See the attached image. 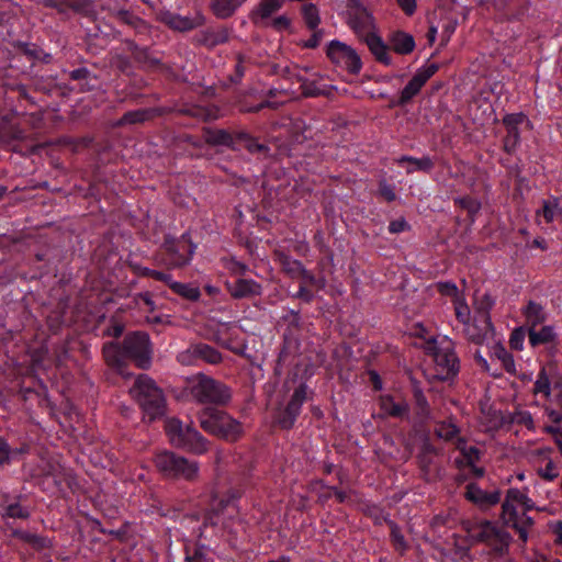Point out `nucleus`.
Returning a JSON list of instances; mask_svg holds the SVG:
<instances>
[{"label": "nucleus", "instance_id": "bb28decb", "mask_svg": "<svg viewBox=\"0 0 562 562\" xmlns=\"http://www.w3.org/2000/svg\"><path fill=\"white\" fill-rule=\"evenodd\" d=\"M380 407L385 415L392 417H403L408 411V406L404 401L396 402L390 395L380 397Z\"/></svg>", "mask_w": 562, "mask_h": 562}, {"label": "nucleus", "instance_id": "2f4dec72", "mask_svg": "<svg viewBox=\"0 0 562 562\" xmlns=\"http://www.w3.org/2000/svg\"><path fill=\"white\" fill-rule=\"evenodd\" d=\"M397 164L404 166L408 173L416 170L429 171L432 168V161L429 157L414 158L411 156H403L397 159Z\"/></svg>", "mask_w": 562, "mask_h": 562}, {"label": "nucleus", "instance_id": "ddd939ff", "mask_svg": "<svg viewBox=\"0 0 562 562\" xmlns=\"http://www.w3.org/2000/svg\"><path fill=\"white\" fill-rule=\"evenodd\" d=\"M158 19L170 29L180 32L195 29L202 25L204 21L202 15H196L194 18L182 16L168 10L160 11L158 14Z\"/></svg>", "mask_w": 562, "mask_h": 562}, {"label": "nucleus", "instance_id": "4c0bfd02", "mask_svg": "<svg viewBox=\"0 0 562 562\" xmlns=\"http://www.w3.org/2000/svg\"><path fill=\"white\" fill-rule=\"evenodd\" d=\"M127 48L132 53L134 59L145 67H153L158 64V60L153 58L146 48L137 46L133 42H127Z\"/></svg>", "mask_w": 562, "mask_h": 562}, {"label": "nucleus", "instance_id": "58836bf2", "mask_svg": "<svg viewBox=\"0 0 562 562\" xmlns=\"http://www.w3.org/2000/svg\"><path fill=\"white\" fill-rule=\"evenodd\" d=\"M436 435L447 441L457 440L459 437V428L452 420L439 423L435 428Z\"/></svg>", "mask_w": 562, "mask_h": 562}, {"label": "nucleus", "instance_id": "603ef678", "mask_svg": "<svg viewBox=\"0 0 562 562\" xmlns=\"http://www.w3.org/2000/svg\"><path fill=\"white\" fill-rule=\"evenodd\" d=\"M303 14L307 26L314 30L316 27V7L313 3L304 4Z\"/></svg>", "mask_w": 562, "mask_h": 562}, {"label": "nucleus", "instance_id": "6e6552de", "mask_svg": "<svg viewBox=\"0 0 562 562\" xmlns=\"http://www.w3.org/2000/svg\"><path fill=\"white\" fill-rule=\"evenodd\" d=\"M122 353L125 358L146 368L150 362L149 337L146 333L135 331L125 336L122 342Z\"/></svg>", "mask_w": 562, "mask_h": 562}, {"label": "nucleus", "instance_id": "c85d7f7f", "mask_svg": "<svg viewBox=\"0 0 562 562\" xmlns=\"http://www.w3.org/2000/svg\"><path fill=\"white\" fill-rule=\"evenodd\" d=\"M165 248L169 255L168 258V265L171 267H182L187 265L192 256L193 250H189L188 256L180 255V248L184 249L186 247L183 245H176L173 241H166Z\"/></svg>", "mask_w": 562, "mask_h": 562}, {"label": "nucleus", "instance_id": "a211bd4d", "mask_svg": "<svg viewBox=\"0 0 562 562\" xmlns=\"http://www.w3.org/2000/svg\"><path fill=\"white\" fill-rule=\"evenodd\" d=\"M243 435L244 428L240 422L233 418L227 413L223 419V424L213 432V436H216L229 442L237 441L238 439L241 438Z\"/></svg>", "mask_w": 562, "mask_h": 562}, {"label": "nucleus", "instance_id": "0eeeda50", "mask_svg": "<svg viewBox=\"0 0 562 562\" xmlns=\"http://www.w3.org/2000/svg\"><path fill=\"white\" fill-rule=\"evenodd\" d=\"M465 530L470 538L493 546L499 553H503L510 541V536L506 531L498 529L494 524L487 520L467 524Z\"/></svg>", "mask_w": 562, "mask_h": 562}, {"label": "nucleus", "instance_id": "b1692460", "mask_svg": "<svg viewBox=\"0 0 562 562\" xmlns=\"http://www.w3.org/2000/svg\"><path fill=\"white\" fill-rule=\"evenodd\" d=\"M522 315L525 316L528 328H533L543 324L548 317L544 307L535 301H529L527 303L522 310Z\"/></svg>", "mask_w": 562, "mask_h": 562}, {"label": "nucleus", "instance_id": "f3484780", "mask_svg": "<svg viewBox=\"0 0 562 562\" xmlns=\"http://www.w3.org/2000/svg\"><path fill=\"white\" fill-rule=\"evenodd\" d=\"M203 139L212 146H226L233 150H238V146H236V132L231 133L226 130L204 128Z\"/></svg>", "mask_w": 562, "mask_h": 562}, {"label": "nucleus", "instance_id": "7c9ffc66", "mask_svg": "<svg viewBox=\"0 0 562 562\" xmlns=\"http://www.w3.org/2000/svg\"><path fill=\"white\" fill-rule=\"evenodd\" d=\"M425 83L426 82L417 74H415L409 82L401 91L397 105L407 104L416 94L419 93Z\"/></svg>", "mask_w": 562, "mask_h": 562}, {"label": "nucleus", "instance_id": "f704fd0d", "mask_svg": "<svg viewBox=\"0 0 562 562\" xmlns=\"http://www.w3.org/2000/svg\"><path fill=\"white\" fill-rule=\"evenodd\" d=\"M112 15L115 19H117L120 22L134 27L135 30H137L140 33L146 32L148 30V25L143 20H140L138 16H135L127 10H123V9L114 10L112 12Z\"/></svg>", "mask_w": 562, "mask_h": 562}, {"label": "nucleus", "instance_id": "338daca9", "mask_svg": "<svg viewBox=\"0 0 562 562\" xmlns=\"http://www.w3.org/2000/svg\"><path fill=\"white\" fill-rule=\"evenodd\" d=\"M111 64L122 71H126L130 68L128 59L122 55H115L112 58Z\"/></svg>", "mask_w": 562, "mask_h": 562}, {"label": "nucleus", "instance_id": "69168bd1", "mask_svg": "<svg viewBox=\"0 0 562 562\" xmlns=\"http://www.w3.org/2000/svg\"><path fill=\"white\" fill-rule=\"evenodd\" d=\"M10 461V447L7 441L0 438V464L9 463Z\"/></svg>", "mask_w": 562, "mask_h": 562}, {"label": "nucleus", "instance_id": "0e129e2a", "mask_svg": "<svg viewBox=\"0 0 562 562\" xmlns=\"http://www.w3.org/2000/svg\"><path fill=\"white\" fill-rule=\"evenodd\" d=\"M416 401H417V406H418V409H419V415L422 416V418L423 419L430 418V414H429L428 404H427L426 398L423 395H418Z\"/></svg>", "mask_w": 562, "mask_h": 562}, {"label": "nucleus", "instance_id": "de8ad7c7", "mask_svg": "<svg viewBox=\"0 0 562 562\" xmlns=\"http://www.w3.org/2000/svg\"><path fill=\"white\" fill-rule=\"evenodd\" d=\"M224 267L226 270H228L232 274L237 277H243L247 270L248 267L245 263H241L235 259H225L224 260Z\"/></svg>", "mask_w": 562, "mask_h": 562}, {"label": "nucleus", "instance_id": "680f3d73", "mask_svg": "<svg viewBox=\"0 0 562 562\" xmlns=\"http://www.w3.org/2000/svg\"><path fill=\"white\" fill-rule=\"evenodd\" d=\"M438 290L443 295H449V296H457L458 295V288L452 282H441V283H438Z\"/></svg>", "mask_w": 562, "mask_h": 562}, {"label": "nucleus", "instance_id": "3c124183", "mask_svg": "<svg viewBox=\"0 0 562 562\" xmlns=\"http://www.w3.org/2000/svg\"><path fill=\"white\" fill-rule=\"evenodd\" d=\"M294 136L296 138L295 142L303 143L307 138H312V131L308 128L302 121H296L294 123Z\"/></svg>", "mask_w": 562, "mask_h": 562}, {"label": "nucleus", "instance_id": "052dcab7", "mask_svg": "<svg viewBox=\"0 0 562 562\" xmlns=\"http://www.w3.org/2000/svg\"><path fill=\"white\" fill-rule=\"evenodd\" d=\"M438 70V66L435 64L428 65L417 70V75L427 82Z\"/></svg>", "mask_w": 562, "mask_h": 562}, {"label": "nucleus", "instance_id": "4be33fe9", "mask_svg": "<svg viewBox=\"0 0 562 562\" xmlns=\"http://www.w3.org/2000/svg\"><path fill=\"white\" fill-rule=\"evenodd\" d=\"M44 7L54 8L59 13H65L68 9L79 13H89L91 2L89 0H44Z\"/></svg>", "mask_w": 562, "mask_h": 562}, {"label": "nucleus", "instance_id": "aec40b11", "mask_svg": "<svg viewBox=\"0 0 562 562\" xmlns=\"http://www.w3.org/2000/svg\"><path fill=\"white\" fill-rule=\"evenodd\" d=\"M189 356L202 359L211 364H217L222 361V355L216 349L205 344L191 346L186 352L180 355L181 361L184 362L186 358Z\"/></svg>", "mask_w": 562, "mask_h": 562}, {"label": "nucleus", "instance_id": "1a4fd4ad", "mask_svg": "<svg viewBox=\"0 0 562 562\" xmlns=\"http://www.w3.org/2000/svg\"><path fill=\"white\" fill-rule=\"evenodd\" d=\"M327 56L333 63L350 74L357 75L362 68V61L358 53L342 42L331 41L327 47Z\"/></svg>", "mask_w": 562, "mask_h": 562}, {"label": "nucleus", "instance_id": "f257e3e1", "mask_svg": "<svg viewBox=\"0 0 562 562\" xmlns=\"http://www.w3.org/2000/svg\"><path fill=\"white\" fill-rule=\"evenodd\" d=\"M533 507L535 503L528 497L526 491L515 487L507 491L502 505L504 524L515 529L524 542L527 541L528 530L533 524L527 512L533 509Z\"/></svg>", "mask_w": 562, "mask_h": 562}, {"label": "nucleus", "instance_id": "2eb2a0df", "mask_svg": "<svg viewBox=\"0 0 562 562\" xmlns=\"http://www.w3.org/2000/svg\"><path fill=\"white\" fill-rule=\"evenodd\" d=\"M464 496L468 501L481 508L491 507L501 501L499 491L487 492L474 483L467 486Z\"/></svg>", "mask_w": 562, "mask_h": 562}, {"label": "nucleus", "instance_id": "f03ea898", "mask_svg": "<svg viewBox=\"0 0 562 562\" xmlns=\"http://www.w3.org/2000/svg\"><path fill=\"white\" fill-rule=\"evenodd\" d=\"M424 349L432 357L435 378L441 381L453 380L460 370V361L454 351V342L447 336L431 337Z\"/></svg>", "mask_w": 562, "mask_h": 562}, {"label": "nucleus", "instance_id": "774afa93", "mask_svg": "<svg viewBox=\"0 0 562 562\" xmlns=\"http://www.w3.org/2000/svg\"><path fill=\"white\" fill-rule=\"evenodd\" d=\"M348 14L355 11L366 10L364 0H347Z\"/></svg>", "mask_w": 562, "mask_h": 562}, {"label": "nucleus", "instance_id": "20e7f679", "mask_svg": "<svg viewBox=\"0 0 562 562\" xmlns=\"http://www.w3.org/2000/svg\"><path fill=\"white\" fill-rule=\"evenodd\" d=\"M191 396L201 404L226 405L232 393L224 383L205 374H196L189 381Z\"/></svg>", "mask_w": 562, "mask_h": 562}, {"label": "nucleus", "instance_id": "cd10ccee", "mask_svg": "<svg viewBox=\"0 0 562 562\" xmlns=\"http://www.w3.org/2000/svg\"><path fill=\"white\" fill-rule=\"evenodd\" d=\"M236 146L246 148L251 154H267L269 148L246 132H236Z\"/></svg>", "mask_w": 562, "mask_h": 562}, {"label": "nucleus", "instance_id": "dca6fc26", "mask_svg": "<svg viewBox=\"0 0 562 562\" xmlns=\"http://www.w3.org/2000/svg\"><path fill=\"white\" fill-rule=\"evenodd\" d=\"M225 285L234 299L252 297L261 294V285L250 279L238 278L235 282L227 281Z\"/></svg>", "mask_w": 562, "mask_h": 562}, {"label": "nucleus", "instance_id": "9b49d317", "mask_svg": "<svg viewBox=\"0 0 562 562\" xmlns=\"http://www.w3.org/2000/svg\"><path fill=\"white\" fill-rule=\"evenodd\" d=\"M465 336L473 342L480 345L493 336V325L490 314L486 311H479L472 322L464 325Z\"/></svg>", "mask_w": 562, "mask_h": 562}, {"label": "nucleus", "instance_id": "49530a36", "mask_svg": "<svg viewBox=\"0 0 562 562\" xmlns=\"http://www.w3.org/2000/svg\"><path fill=\"white\" fill-rule=\"evenodd\" d=\"M538 474L546 481H553L559 476V471L555 463L549 459L543 468L538 469Z\"/></svg>", "mask_w": 562, "mask_h": 562}, {"label": "nucleus", "instance_id": "5701e85b", "mask_svg": "<svg viewBox=\"0 0 562 562\" xmlns=\"http://www.w3.org/2000/svg\"><path fill=\"white\" fill-rule=\"evenodd\" d=\"M248 0H210V10L218 19H228Z\"/></svg>", "mask_w": 562, "mask_h": 562}, {"label": "nucleus", "instance_id": "37998d69", "mask_svg": "<svg viewBox=\"0 0 562 562\" xmlns=\"http://www.w3.org/2000/svg\"><path fill=\"white\" fill-rule=\"evenodd\" d=\"M533 392L535 394H541L543 395L546 398H548L551 394V383H550V379H549V375H548V372H547V369L546 368H542L538 375H537V380L535 382V385H533Z\"/></svg>", "mask_w": 562, "mask_h": 562}, {"label": "nucleus", "instance_id": "c03bdc74", "mask_svg": "<svg viewBox=\"0 0 562 562\" xmlns=\"http://www.w3.org/2000/svg\"><path fill=\"white\" fill-rule=\"evenodd\" d=\"M283 4V0H261L258 12L262 19L270 18Z\"/></svg>", "mask_w": 562, "mask_h": 562}, {"label": "nucleus", "instance_id": "e2e57ef3", "mask_svg": "<svg viewBox=\"0 0 562 562\" xmlns=\"http://www.w3.org/2000/svg\"><path fill=\"white\" fill-rule=\"evenodd\" d=\"M407 228H408V224L404 218L394 220L389 225V231L392 234L402 233V232L406 231Z\"/></svg>", "mask_w": 562, "mask_h": 562}, {"label": "nucleus", "instance_id": "9d476101", "mask_svg": "<svg viewBox=\"0 0 562 562\" xmlns=\"http://www.w3.org/2000/svg\"><path fill=\"white\" fill-rule=\"evenodd\" d=\"M306 400V386L301 384L296 387L291 396V400L283 408H278L274 423L278 424L283 429H290L296 419V416L300 413L302 404Z\"/></svg>", "mask_w": 562, "mask_h": 562}, {"label": "nucleus", "instance_id": "72a5a7b5", "mask_svg": "<svg viewBox=\"0 0 562 562\" xmlns=\"http://www.w3.org/2000/svg\"><path fill=\"white\" fill-rule=\"evenodd\" d=\"M537 214H542L547 223L561 220L562 207L560 206L559 200L557 198H550L548 200H544L542 203L541 211H538Z\"/></svg>", "mask_w": 562, "mask_h": 562}, {"label": "nucleus", "instance_id": "4468645a", "mask_svg": "<svg viewBox=\"0 0 562 562\" xmlns=\"http://www.w3.org/2000/svg\"><path fill=\"white\" fill-rule=\"evenodd\" d=\"M348 24L361 40L375 33L374 20L368 9L349 13Z\"/></svg>", "mask_w": 562, "mask_h": 562}, {"label": "nucleus", "instance_id": "393cba45", "mask_svg": "<svg viewBox=\"0 0 562 562\" xmlns=\"http://www.w3.org/2000/svg\"><path fill=\"white\" fill-rule=\"evenodd\" d=\"M392 49L401 55L409 54L415 48L414 37L405 32H394L390 37Z\"/></svg>", "mask_w": 562, "mask_h": 562}, {"label": "nucleus", "instance_id": "6e6d98bb", "mask_svg": "<svg viewBox=\"0 0 562 562\" xmlns=\"http://www.w3.org/2000/svg\"><path fill=\"white\" fill-rule=\"evenodd\" d=\"M397 5L406 15H413L417 9V0H396Z\"/></svg>", "mask_w": 562, "mask_h": 562}, {"label": "nucleus", "instance_id": "423d86ee", "mask_svg": "<svg viewBox=\"0 0 562 562\" xmlns=\"http://www.w3.org/2000/svg\"><path fill=\"white\" fill-rule=\"evenodd\" d=\"M155 464L164 476L193 482L199 477V463L171 451L156 454Z\"/></svg>", "mask_w": 562, "mask_h": 562}, {"label": "nucleus", "instance_id": "13d9d810", "mask_svg": "<svg viewBox=\"0 0 562 562\" xmlns=\"http://www.w3.org/2000/svg\"><path fill=\"white\" fill-rule=\"evenodd\" d=\"M290 19L286 15H280L270 22V25L281 32L290 27Z\"/></svg>", "mask_w": 562, "mask_h": 562}, {"label": "nucleus", "instance_id": "09e8293b", "mask_svg": "<svg viewBox=\"0 0 562 562\" xmlns=\"http://www.w3.org/2000/svg\"><path fill=\"white\" fill-rule=\"evenodd\" d=\"M228 40V32L226 30H220L211 32L205 35V43L210 46H215L225 43Z\"/></svg>", "mask_w": 562, "mask_h": 562}, {"label": "nucleus", "instance_id": "a19ab883", "mask_svg": "<svg viewBox=\"0 0 562 562\" xmlns=\"http://www.w3.org/2000/svg\"><path fill=\"white\" fill-rule=\"evenodd\" d=\"M493 356L501 361L507 372L514 373L516 371L513 356L502 345L493 347Z\"/></svg>", "mask_w": 562, "mask_h": 562}, {"label": "nucleus", "instance_id": "7ed1b4c3", "mask_svg": "<svg viewBox=\"0 0 562 562\" xmlns=\"http://www.w3.org/2000/svg\"><path fill=\"white\" fill-rule=\"evenodd\" d=\"M130 393L142 407L149 422L161 417L166 411V398L160 387L147 375H139Z\"/></svg>", "mask_w": 562, "mask_h": 562}, {"label": "nucleus", "instance_id": "473e14b6", "mask_svg": "<svg viewBox=\"0 0 562 562\" xmlns=\"http://www.w3.org/2000/svg\"><path fill=\"white\" fill-rule=\"evenodd\" d=\"M156 114L151 109H138L135 111L126 112L119 121V125L139 124L153 119Z\"/></svg>", "mask_w": 562, "mask_h": 562}, {"label": "nucleus", "instance_id": "e433bc0d", "mask_svg": "<svg viewBox=\"0 0 562 562\" xmlns=\"http://www.w3.org/2000/svg\"><path fill=\"white\" fill-rule=\"evenodd\" d=\"M453 524L454 521L449 517V515H438L432 518L430 528L434 535H437V537L440 539L447 536L448 530L453 527Z\"/></svg>", "mask_w": 562, "mask_h": 562}, {"label": "nucleus", "instance_id": "39448f33", "mask_svg": "<svg viewBox=\"0 0 562 562\" xmlns=\"http://www.w3.org/2000/svg\"><path fill=\"white\" fill-rule=\"evenodd\" d=\"M166 432L170 442L181 449L195 454H203L207 451V440L192 426L183 425L178 418H169L166 422Z\"/></svg>", "mask_w": 562, "mask_h": 562}, {"label": "nucleus", "instance_id": "c9c22d12", "mask_svg": "<svg viewBox=\"0 0 562 562\" xmlns=\"http://www.w3.org/2000/svg\"><path fill=\"white\" fill-rule=\"evenodd\" d=\"M170 289L178 295L182 296L186 300L195 302L200 299L201 292L198 286H193L189 283H181L173 281L170 284Z\"/></svg>", "mask_w": 562, "mask_h": 562}, {"label": "nucleus", "instance_id": "6ab92c4d", "mask_svg": "<svg viewBox=\"0 0 562 562\" xmlns=\"http://www.w3.org/2000/svg\"><path fill=\"white\" fill-rule=\"evenodd\" d=\"M226 413L224 411H220L214 407H205L198 414V420L200 427L213 435L215 429H217L222 424Z\"/></svg>", "mask_w": 562, "mask_h": 562}, {"label": "nucleus", "instance_id": "f8f14e48", "mask_svg": "<svg viewBox=\"0 0 562 562\" xmlns=\"http://www.w3.org/2000/svg\"><path fill=\"white\" fill-rule=\"evenodd\" d=\"M528 117L522 113L507 114L503 119V124L506 127V136L504 138V149L508 154L514 153L520 143V130L522 124L529 125Z\"/></svg>", "mask_w": 562, "mask_h": 562}, {"label": "nucleus", "instance_id": "a18cd8bd", "mask_svg": "<svg viewBox=\"0 0 562 562\" xmlns=\"http://www.w3.org/2000/svg\"><path fill=\"white\" fill-rule=\"evenodd\" d=\"M510 422L517 425H524L528 429H535V423L531 414L527 411H515L510 415Z\"/></svg>", "mask_w": 562, "mask_h": 562}, {"label": "nucleus", "instance_id": "864d4df0", "mask_svg": "<svg viewBox=\"0 0 562 562\" xmlns=\"http://www.w3.org/2000/svg\"><path fill=\"white\" fill-rule=\"evenodd\" d=\"M525 333L522 328L515 329L509 339L510 347L515 350H521L524 347Z\"/></svg>", "mask_w": 562, "mask_h": 562}, {"label": "nucleus", "instance_id": "79ce46f5", "mask_svg": "<svg viewBox=\"0 0 562 562\" xmlns=\"http://www.w3.org/2000/svg\"><path fill=\"white\" fill-rule=\"evenodd\" d=\"M457 449L462 453L468 465H473L480 459V451L473 446H468L463 438L456 441Z\"/></svg>", "mask_w": 562, "mask_h": 562}, {"label": "nucleus", "instance_id": "412c9836", "mask_svg": "<svg viewBox=\"0 0 562 562\" xmlns=\"http://www.w3.org/2000/svg\"><path fill=\"white\" fill-rule=\"evenodd\" d=\"M362 41L368 45L371 54L379 63L385 66L392 65V56L389 52V47L376 33L369 35V37Z\"/></svg>", "mask_w": 562, "mask_h": 562}, {"label": "nucleus", "instance_id": "8fccbe9b", "mask_svg": "<svg viewBox=\"0 0 562 562\" xmlns=\"http://www.w3.org/2000/svg\"><path fill=\"white\" fill-rule=\"evenodd\" d=\"M456 203L467 210L471 215L476 214L481 207V204L475 199L469 196L456 199Z\"/></svg>", "mask_w": 562, "mask_h": 562}, {"label": "nucleus", "instance_id": "4d7b16f0", "mask_svg": "<svg viewBox=\"0 0 562 562\" xmlns=\"http://www.w3.org/2000/svg\"><path fill=\"white\" fill-rule=\"evenodd\" d=\"M454 310H456L457 318L465 325V323H468V316H469L468 305L458 300L456 302Z\"/></svg>", "mask_w": 562, "mask_h": 562}, {"label": "nucleus", "instance_id": "5fc2aeb1", "mask_svg": "<svg viewBox=\"0 0 562 562\" xmlns=\"http://www.w3.org/2000/svg\"><path fill=\"white\" fill-rule=\"evenodd\" d=\"M391 537L395 549L400 552H403L406 549V542L404 540L403 535L401 533L400 529L396 526H392Z\"/></svg>", "mask_w": 562, "mask_h": 562}, {"label": "nucleus", "instance_id": "bf43d9fd", "mask_svg": "<svg viewBox=\"0 0 562 562\" xmlns=\"http://www.w3.org/2000/svg\"><path fill=\"white\" fill-rule=\"evenodd\" d=\"M7 515L12 518H26L29 513L18 504L8 506Z\"/></svg>", "mask_w": 562, "mask_h": 562}, {"label": "nucleus", "instance_id": "c756f323", "mask_svg": "<svg viewBox=\"0 0 562 562\" xmlns=\"http://www.w3.org/2000/svg\"><path fill=\"white\" fill-rule=\"evenodd\" d=\"M276 256L280 266L282 267V270L290 277L299 278L305 274V271L302 268L301 262H299L297 260L292 259L290 256L281 251H277Z\"/></svg>", "mask_w": 562, "mask_h": 562}, {"label": "nucleus", "instance_id": "a878e982", "mask_svg": "<svg viewBox=\"0 0 562 562\" xmlns=\"http://www.w3.org/2000/svg\"><path fill=\"white\" fill-rule=\"evenodd\" d=\"M528 338L529 344L532 347H537L539 345H546L553 342L557 339V331L554 326L547 325L541 327L539 330L533 328H528Z\"/></svg>", "mask_w": 562, "mask_h": 562}, {"label": "nucleus", "instance_id": "ea45409f", "mask_svg": "<svg viewBox=\"0 0 562 562\" xmlns=\"http://www.w3.org/2000/svg\"><path fill=\"white\" fill-rule=\"evenodd\" d=\"M103 355L106 362L112 367L121 368L122 361L125 358L122 353V346L110 342L104 346Z\"/></svg>", "mask_w": 562, "mask_h": 562}]
</instances>
